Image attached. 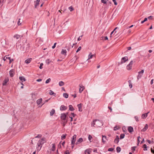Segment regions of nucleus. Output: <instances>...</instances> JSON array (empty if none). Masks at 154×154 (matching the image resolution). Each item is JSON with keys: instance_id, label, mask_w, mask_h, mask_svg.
Listing matches in <instances>:
<instances>
[{"instance_id": "nucleus-42", "label": "nucleus", "mask_w": 154, "mask_h": 154, "mask_svg": "<svg viewBox=\"0 0 154 154\" xmlns=\"http://www.w3.org/2000/svg\"><path fill=\"white\" fill-rule=\"evenodd\" d=\"M134 118L137 122H138L139 121V117L138 116H135L134 117Z\"/></svg>"}, {"instance_id": "nucleus-58", "label": "nucleus", "mask_w": 154, "mask_h": 154, "mask_svg": "<svg viewBox=\"0 0 154 154\" xmlns=\"http://www.w3.org/2000/svg\"><path fill=\"white\" fill-rule=\"evenodd\" d=\"M113 2H114V4L115 5H117V3L116 2V0H112Z\"/></svg>"}, {"instance_id": "nucleus-20", "label": "nucleus", "mask_w": 154, "mask_h": 154, "mask_svg": "<svg viewBox=\"0 0 154 154\" xmlns=\"http://www.w3.org/2000/svg\"><path fill=\"white\" fill-rule=\"evenodd\" d=\"M149 113V112H148L147 113L143 114L142 115V118L143 119H145L147 116L148 114Z\"/></svg>"}, {"instance_id": "nucleus-10", "label": "nucleus", "mask_w": 154, "mask_h": 154, "mask_svg": "<svg viewBox=\"0 0 154 154\" xmlns=\"http://www.w3.org/2000/svg\"><path fill=\"white\" fill-rule=\"evenodd\" d=\"M9 74L11 77H13L14 74V70L13 69L11 70L9 72Z\"/></svg>"}, {"instance_id": "nucleus-38", "label": "nucleus", "mask_w": 154, "mask_h": 154, "mask_svg": "<svg viewBox=\"0 0 154 154\" xmlns=\"http://www.w3.org/2000/svg\"><path fill=\"white\" fill-rule=\"evenodd\" d=\"M51 62V61L49 59H48L46 60V63L48 65Z\"/></svg>"}, {"instance_id": "nucleus-27", "label": "nucleus", "mask_w": 154, "mask_h": 154, "mask_svg": "<svg viewBox=\"0 0 154 154\" xmlns=\"http://www.w3.org/2000/svg\"><path fill=\"white\" fill-rule=\"evenodd\" d=\"M69 110L72 111H73L75 109L72 105H69Z\"/></svg>"}, {"instance_id": "nucleus-15", "label": "nucleus", "mask_w": 154, "mask_h": 154, "mask_svg": "<svg viewBox=\"0 0 154 154\" xmlns=\"http://www.w3.org/2000/svg\"><path fill=\"white\" fill-rule=\"evenodd\" d=\"M39 1L40 0H36V1L35 2V8H37V6L38 5Z\"/></svg>"}, {"instance_id": "nucleus-47", "label": "nucleus", "mask_w": 154, "mask_h": 154, "mask_svg": "<svg viewBox=\"0 0 154 154\" xmlns=\"http://www.w3.org/2000/svg\"><path fill=\"white\" fill-rule=\"evenodd\" d=\"M81 46L79 47L78 48L77 50L76 51V52H78L79 51H80L81 50Z\"/></svg>"}, {"instance_id": "nucleus-11", "label": "nucleus", "mask_w": 154, "mask_h": 154, "mask_svg": "<svg viewBox=\"0 0 154 154\" xmlns=\"http://www.w3.org/2000/svg\"><path fill=\"white\" fill-rule=\"evenodd\" d=\"M9 79L8 78H5L4 81L3 83V85H5L7 84V83L9 81Z\"/></svg>"}, {"instance_id": "nucleus-32", "label": "nucleus", "mask_w": 154, "mask_h": 154, "mask_svg": "<svg viewBox=\"0 0 154 154\" xmlns=\"http://www.w3.org/2000/svg\"><path fill=\"white\" fill-rule=\"evenodd\" d=\"M66 134H63L61 137V139L62 140H63L65 139L66 138Z\"/></svg>"}, {"instance_id": "nucleus-45", "label": "nucleus", "mask_w": 154, "mask_h": 154, "mask_svg": "<svg viewBox=\"0 0 154 154\" xmlns=\"http://www.w3.org/2000/svg\"><path fill=\"white\" fill-rule=\"evenodd\" d=\"M79 87L81 88H82V89H83V90H84L85 89V87L82 85H79Z\"/></svg>"}, {"instance_id": "nucleus-26", "label": "nucleus", "mask_w": 154, "mask_h": 154, "mask_svg": "<svg viewBox=\"0 0 154 154\" xmlns=\"http://www.w3.org/2000/svg\"><path fill=\"white\" fill-rule=\"evenodd\" d=\"M91 151L90 149H87L85 151V154H90Z\"/></svg>"}, {"instance_id": "nucleus-21", "label": "nucleus", "mask_w": 154, "mask_h": 154, "mask_svg": "<svg viewBox=\"0 0 154 154\" xmlns=\"http://www.w3.org/2000/svg\"><path fill=\"white\" fill-rule=\"evenodd\" d=\"M20 49L21 51L26 52L27 51V49L25 50V46L23 45H22L20 47Z\"/></svg>"}, {"instance_id": "nucleus-6", "label": "nucleus", "mask_w": 154, "mask_h": 154, "mask_svg": "<svg viewBox=\"0 0 154 154\" xmlns=\"http://www.w3.org/2000/svg\"><path fill=\"white\" fill-rule=\"evenodd\" d=\"M93 57H95V54H92L91 52L88 55V60L91 59Z\"/></svg>"}, {"instance_id": "nucleus-24", "label": "nucleus", "mask_w": 154, "mask_h": 154, "mask_svg": "<svg viewBox=\"0 0 154 154\" xmlns=\"http://www.w3.org/2000/svg\"><path fill=\"white\" fill-rule=\"evenodd\" d=\"M148 128V126L147 124H146L142 130V131H145Z\"/></svg>"}, {"instance_id": "nucleus-19", "label": "nucleus", "mask_w": 154, "mask_h": 154, "mask_svg": "<svg viewBox=\"0 0 154 154\" xmlns=\"http://www.w3.org/2000/svg\"><path fill=\"white\" fill-rule=\"evenodd\" d=\"M19 79L22 82H25L26 81L25 78L23 76L19 77Z\"/></svg>"}, {"instance_id": "nucleus-13", "label": "nucleus", "mask_w": 154, "mask_h": 154, "mask_svg": "<svg viewBox=\"0 0 154 154\" xmlns=\"http://www.w3.org/2000/svg\"><path fill=\"white\" fill-rule=\"evenodd\" d=\"M42 98H41L38 99L36 101V103L38 105H40L42 103Z\"/></svg>"}, {"instance_id": "nucleus-41", "label": "nucleus", "mask_w": 154, "mask_h": 154, "mask_svg": "<svg viewBox=\"0 0 154 154\" xmlns=\"http://www.w3.org/2000/svg\"><path fill=\"white\" fill-rule=\"evenodd\" d=\"M51 81V79L50 78L48 79L45 82V83L46 84H48Z\"/></svg>"}, {"instance_id": "nucleus-51", "label": "nucleus", "mask_w": 154, "mask_h": 154, "mask_svg": "<svg viewBox=\"0 0 154 154\" xmlns=\"http://www.w3.org/2000/svg\"><path fill=\"white\" fill-rule=\"evenodd\" d=\"M142 75L140 74H139L137 76V78L138 79H140Z\"/></svg>"}, {"instance_id": "nucleus-34", "label": "nucleus", "mask_w": 154, "mask_h": 154, "mask_svg": "<svg viewBox=\"0 0 154 154\" xmlns=\"http://www.w3.org/2000/svg\"><path fill=\"white\" fill-rule=\"evenodd\" d=\"M143 148L144 149H143V150H144V151H146V150H147V146L146 144H144L143 146Z\"/></svg>"}, {"instance_id": "nucleus-5", "label": "nucleus", "mask_w": 154, "mask_h": 154, "mask_svg": "<svg viewBox=\"0 0 154 154\" xmlns=\"http://www.w3.org/2000/svg\"><path fill=\"white\" fill-rule=\"evenodd\" d=\"M76 137V135L74 134L71 140V144H75Z\"/></svg>"}, {"instance_id": "nucleus-61", "label": "nucleus", "mask_w": 154, "mask_h": 154, "mask_svg": "<svg viewBox=\"0 0 154 154\" xmlns=\"http://www.w3.org/2000/svg\"><path fill=\"white\" fill-rule=\"evenodd\" d=\"M82 35L80 36L78 38V41H79L81 39L82 37Z\"/></svg>"}, {"instance_id": "nucleus-33", "label": "nucleus", "mask_w": 154, "mask_h": 154, "mask_svg": "<svg viewBox=\"0 0 154 154\" xmlns=\"http://www.w3.org/2000/svg\"><path fill=\"white\" fill-rule=\"evenodd\" d=\"M63 95V96L66 98H67L68 97V94L67 93H64Z\"/></svg>"}, {"instance_id": "nucleus-14", "label": "nucleus", "mask_w": 154, "mask_h": 154, "mask_svg": "<svg viewBox=\"0 0 154 154\" xmlns=\"http://www.w3.org/2000/svg\"><path fill=\"white\" fill-rule=\"evenodd\" d=\"M82 104L80 103L77 105V106L79 109V111L80 112H82Z\"/></svg>"}, {"instance_id": "nucleus-49", "label": "nucleus", "mask_w": 154, "mask_h": 154, "mask_svg": "<svg viewBox=\"0 0 154 154\" xmlns=\"http://www.w3.org/2000/svg\"><path fill=\"white\" fill-rule=\"evenodd\" d=\"M43 64L42 63H41L40 65V66L39 67V68L41 69H42L43 68L42 66L43 65Z\"/></svg>"}, {"instance_id": "nucleus-64", "label": "nucleus", "mask_w": 154, "mask_h": 154, "mask_svg": "<svg viewBox=\"0 0 154 154\" xmlns=\"http://www.w3.org/2000/svg\"><path fill=\"white\" fill-rule=\"evenodd\" d=\"M65 48L67 49V50L69 51L70 49V48L69 47H66Z\"/></svg>"}, {"instance_id": "nucleus-35", "label": "nucleus", "mask_w": 154, "mask_h": 154, "mask_svg": "<svg viewBox=\"0 0 154 154\" xmlns=\"http://www.w3.org/2000/svg\"><path fill=\"white\" fill-rule=\"evenodd\" d=\"M129 86L130 88H131L132 87V85L131 83V80L128 81Z\"/></svg>"}, {"instance_id": "nucleus-16", "label": "nucleus", "mask_w": 154, "mask_h": 154, "mask_svg": "<svg viewBox=\"0 0 154 154\" xmlns=\"http://www.w3.org/2000/svg\"><path fill=\"white\" fill-rule=\"evenodd\" d=\"M67 51L65 49H63L61 51V54H62L64 55L65 56L66 55Z\"/></svg>"}, {"instance_id": "nucleus-1", "label": "nucleus", "mask_w": 154, "mask_h": 154, "mask_svg": "<svg viewBox=\"0 0 154 154\" xmlns=\"http://www.w3.org/2000/svg\"><path fill=\"white\" fill-rule=\"evenodd\" d=\"M103 124V123L101 121L98 119H95L91 122V126L97 128L102 126Z\"/></svg>"}, {"instance_id": "nucleus-31", "label": "nucleus", "mask_w": 154, "mask_h": 154, "mask_svg": "<svg viewBox=\"0 0 154 154\" xmlns=\"http://www.w3.org/2000/svg\"><path fill=\"white\" fill-rule=\"evenodd\" d=\"M121 150V148L120 147L118 146L116 148V151L118 153Z\"/></svg>"}, {"instance_id": "nucleus-4", "label": "nucleus", "mask_w": 154, "mask_h": 154, "mask_svg": "<svg viewBox=\"0 0 154 154\" xmlns=\"http://www.w3.org/2000/svg\"><path fill=\"white\" fill-rule=\"evenodd\" d=\"M68 113H66V114L62 113L61 114L60 118L61 120H66V114H67Z\"/></svg>"}, {"instance_id": "nucleus-2", "label": "nucleus", "mask_w": 154, "mask_h": 154, "mask_svg": "<svg viewBox=\"0 0 154 154\" xmlns=\"http://www.w3.org/2000/svg\"><path fill=\"white\" fill-rule=\"evenodd\" d=\"M46 142V139L44 137L42 138L40 140L38 141V144L41 145L42 146L43 144Z\"/></svg>"}, {"instance_id": "nucleus-46", "label": "nucleus", "mask_w": 154, "mask_h": 154, "mask_svg": "<svg viewBox=\"0 0 154 154\" xmlns=\"http://www.w3.org/2000/svg\"><path fill=\"white\" fill-rule=\"evenodd\" d=\"M101 2L102 3H103L104 4H106V0H101Z\"/></svg>"}, {"instance_id": "nucleus-17", "label": "nucleus", "mask_w": 154, "mask_h": 154, "mask_svg": "<svg viewBox=\"0 0 154 154\" xmlns=\"http://www.w3.org/2000/svg\"><path fill=\"white\" fill-rule=\"evenodd\" d=\"M128 131L129 133H131L133 131V128L131 126H129L128 128Z\"/></svg>"}, {"instance_id": "nucleus-52", "label": "nucleus", "mask_w": 154, "mask_h": 154, "mask_svg": "<svg viewBox=\"0 0 154 154\" xmlns=\"http://www.w3.org/2000/svg\"><path fill=\"white\" fill-rule=\"evenodd\" d=\"M119 129L118 128H117V126H116L114 128V130L116 131Z\"/></svg>"}, {"instance_id": "nucleus-63", "label": "nucleus", "mask_w": 154, "mask_h": 154, "mask_svg": "<svg viewBox=\"0 0 154 154\" xmlns=\"http://www.w3.org/2000/svg\"><path fill=\"white\" fill-rule=\"evenodd\" d=\"M146 141L148 142L149 144H150L151 143V141L149 140H147Z\"/></svg>"}, {"instance_id": "nucleus-22", "label": "nucleus", "mask_w": 154, "mask_h": 154, "mask_svg": "<svg viewBox=\"0 0 154 154\" xmlns=\"http://www.w3.org/2000/svg\"><path fill=\"white\" fill-rule=\"evenodd\" d=\"M119 141V137L118 136H116V138L114 140V142L116 143H118Z\"/></svg>"}, {"instance_id": "nucleus-55", "label": "nucleus", "mask_w": 154, "mask_h": 154, "mask_svg": "<svg viewBox=\"0 0 154 154\" xmlns=\"http://www.w3.org/2000/svg\"><path fill=\"white\" fill-rule=\"evenodd\" d=\"M65 154H69L70 152L69 150H66L64 153Z\"/></svg>"}, {"instance_id": "nucleus-39", "label": "nucleus", "mask_w": 154, "mask_h": 154, "mask_svg": "<svg viewBox=\"0 0 154 154\" xmlns=\"http://www.w3.org/2000/svg\"><path fill=\"white\" fill-rule=\"evenodd\" d=\"M88 138L89 140L90 141V142H91V139L92 138V136L90 135H88Z\"/></svg>"}, {"instance_id": "nucleus-9", "label": "nucleus", "mask_w": 154, "mask_h": 154, "mask_svg": "<svg viewBox=\"0 0 154 154\" xmlns=\"http://www.w3.org/2000/svg\"><path fill=\"white\" fill-rule=\"evenodd\" d=\"M102 142L103 143H105L106 140H107V139L106 138V137L105 136L102 135Z\"/></svg>"}, {"instance_id": "nucleus-62", "label": "nucleus", "mask_w": 154, "mask_h": 154, "mask_svg": "<svg viewBox=\"0 0 154 154\" xmlns=\"http://www.w3.org/2000/svg\"><path fill=\"white\" fill-rule=\"evenodd\" d=\"M133 64V61L132 60L130 62V63L128 64H129L130 65H131L132 66Z\"/></svg>"}, {"instance_id": "nucleus-50", "label": "nucleus", "mask_w": 154, "mask_h": 154, "mask_svg": "<svg viewBox=\"0 0 154 154\" xmlns=\"http://www.w3.org/2000/svg\"><path fill=\"white\" fill-rule=\"evenodd\" d=\"M114 150V149L112 148H109L108 149V151H112Z\"/></svg>"}, {"instance_id": "nucleus-28", "label": "nucleus", "mask_w": 154, "mask_h": 154, "mask_svg": "<svg viewBox=\"0 0 154 154\" xmlns=\"http://www.w3.org/2000/svg\"><path fill=\"white\" fill-rule=\"evenodd\" d=\"M64 84V82L62 81L60 82L59 83V85L60 86H63Z\"/></svg>"}, {"instance_id": "nucleus-18", "label": "nucleus", "mask_w": 154, "mask_h": 154, "mask_svg": "<svg viewBox=\"0 0 154 154\" xmlns=\"http://www.w3.org/2000/svg\"><path fill=\"white\" fill-rule=\"evenodd\" d=\"M67 122V120H62L61 124L63 126H64Z\"/></svg>"}, {"instance_id": "nucleus-54", "label": "nucleus", "mask_w": 154, "mask_h": 154, "mask_svg": "<svg viewBox=\"0 0 154 154\" xmlns=\"http://www.w3.org/2000/svg\"><path fill=\"white\" fill-rule=\"evenodd\" d=\"M136 148V147L133 146L131 148V149L132 151H135Z\"/></svg>"}, {"instance_id": "nucleus-30", "label": "nucleus", "mask_w": 154, "mask_h": 154, "mask_svg": "<svg viewBox=\"0 0 154 154\" xmlns=\"http://www.w3.org/2000/svg\"><path fill=\"white\" fill-rule=\"evenodd\" d=\"M55 150V146L54 144H52V146L51 150L52 151H54Z\"/></svg>"}, {"instance_id": "nucleus-60", "label": "nucleus", "mask_w": 154, "mask_h": 154, "mask_svg": "<svg viewBox=\"0 0 154 154\" xmlns=\"http://www.w3.org/2000/svg\"><path fill=\"white\" fill-rule=\"evenodd\" d=\"M56 44H57V43H54V45L52 47V48L53 49H54V48H55V47L56 45Z\"/></svg>"}, {"instance_id": "nucleus-37", "label": "nucleus", "mask_w": 154, "mask_h": 154, "mask_svg": "<svg viewBox=\"0 0 154 154\" xmlns=\"http://www.w3.org/2000/svg\"><path fill=\"white\" fill-rule=\"evenodd\" d=\"M125 136V134H121L120 135V139H122L124 138Z\"/></svg>"}, {"instance_id": "nucleus-43", "label": "nucleus", "mask_w": 154, "mask_h": 154, "mask_svg": "<svg viewBox=\"0 0 154 154\" xmlns=\"http://www.w3.org/2000/svg\"><path fill=\"white\" fill-rule=\"evenodd\" d=\"M21 20V19L20 18L19 19V20L17 22V24L18 25H21V22L20 21V20Z\"/></svg>"}, {"instance_id": "nucleus-3", "label": "nucleus", "mask_w": 154, "mask_h": 154, "mask_svg": "<svg viewBox=\"0 0 154 154\" xmlns=\"http://www.w3.org/2000/svg\"><path fill=\"white\" fill-rule=\"evenodd\" d=\"M128 57H122V58L121 61L120 62V64H122L123 63H125L126 61H128Z\"/></svg>"}, {"instance_id": "nucleus-25", "label": "nucleus", "mask_w": 154, "mask_h": 154, "mask_svg": "<svg viewBox=\"0 0 154 154\" xmlns=\"http://www.w3.org/2000/svg\"><path fill=\"white\" fill-rule=\"evenodd\" d=\"M32 60V59L31 58L28 59L25 61V62L27 64H29L30 62Z\"/></svg>"}, {"instance_id": "nucleus-7", "label": "nucleus", "mask_w": 154, "mask_h": 154, "mask_svg": "<svg viewBox=\"0 0 154 154\" xmlns=\"http://www.w3.org/2000/svg\"><path fill=\"white\" fill-rule=\"evenodd\" d=\"M67 109V107L63 105H61L60 107V109L61 111L65 110Z\"/></svg>"}, {"instance_id": "nucleus-12", "label": "nucleus", "mask_w": 154, "mask_h": 154, "mask_svg": "<svg viewBox=\"0 0 154 154\" xmlns=\"http://www.w3.org/2000/svg\"><path fill=\"white\" fill-rule=\"evenodd\" d=\"M83 141V139L82 138H80L75 143L76 145H77L80 143L82 142Z\"/></svg>"}, {"instance_id": "nucleus-57", "label": "nucleus", "mask_w": 154, "mask_h": 154, "mask_svg": "<svg viewBox=\"0 0 154 154\" xmlns=\"http://www.w3.org/2000/svg\"><path fill=\"white\" fill-rule=\"evenodd\" d=\"M144 72V70H142L140 72H138V74H143Z\"/></svg>"}, {"instance_id": "nucleus-56", "label": "nucleus", "mask_w": 154, "mask_h": 154, "mask_svg": "<svg viewBox=\"0 0 154 154\" xmlns=\"http://www.w3.org/2000/svg\"><path fill=\"white\" fill-rule=\"evenodd\" d=\"M139 138H140V136H139L138 137V138H137V145H138V144L140 142V141L139 140Z\"/></svg>"}, {"instance_id": "nucleus-36", "label": "nucleus", "mask_w": 154, "mask_h": 154, "mask_svg": "<svg viewBox=\"0 0 154 154\" xmlns=\"http://www.w3.org/2000/svg\"><path fill=\"white\" fill-rule=\"evenodd\" d=\"M127 69L128 70H130L131 69L132 66L131 65H130L129 64H128L127 66Z\"/></svg>"}, {"instance_id": "nucleus-53", "label": "nucleus", "mask_w": 154, "mask_h": 154, "mask_svg": "<svg viewBox=\"0 0 154 154\" xmlns=\"http://www.w3.org/2000/svg\"><path fill=\"white\" fill-rule=\"evenodd\" d=\"M83 91V89H81V88H79V92L80 93H81Z\"/></svg>"}, {"instance_id": "nucleus-44", "label": "nucleus", "mask_w": 154, "mask_h": 154, "mask_svg": "<svg viewBox=\"0 0 154 154\" xmlns=\"http://www.w3.org/2000/svg\"><path fill=\"white\" fill-rule=\"evenodd\" d=\"M69 9L71 11H72L74 10V8L72 6H70L69 8Z\"/></svg>"}, {"instance_id": "nucleus-29", "label": "nucleus", "mask_w": 154, "mask_h": 154, "mask_svg": "<svg viewBox=\"0 0 154 154\" xmlns=\"http://www.w3.org/2000/svg\"><path fill=\"white\" fill-rule=\"evenodd\" d=\"M20 37V36L19 35L16 34L14 36V37L16 38L17 39H18Z\"/></svg>"}, {"instance_id": "nucleus-8", "label": "nucleus", "mask_w": 154, "mask_h": 154, "mask_svg": "<svg viewBox=\"0 0 154 154\" xmlns=\"http://www.w3.org/2000/svg\"><path fill=\"white\" fill-rule=\"evenodd\" d=\"M42 145H40V144H38V143H37V146L36 147V149L37 151H38V152L40 150L41 148L42 147Z\"/></svg>"}, {"instance_id": "nucleus-59", "label": "nucleus", "mask_w": 154, "mask_h": 154, "mask_svg": "<svg viewBox=\"0 0 154 154\" xmlns=\"http://www.w3.org/2000/svg\"><path fill=\"white\" fill-rule=\"evenodd\" d=\"M9 60V63H11L12 61H14V59H11L10 58V59Z\"/></svg>"}, {"instance_id": "nucleus-48", "label": "nucleus", "mask_w": 154, "mask_h": 154, "mask_svg": "<svg viewBox=\"0 0 154 154\" xmlns=\"http://www.w3.org/2000/svg\"><path fill=\"white\" fill-rule=\"evenodd\" d=\"M42 137V135L40 134H38V135L35 137L36 138H40Z\"/></svg>"}, {"instance_id": "nucleus-23", "label": "nucleus", "mask_w": 154, "mask_h": 154, "mask_svg": "<svg viewBox=\"0 0 154 154\" xmlns=\"http://www.w3.org/2000/svg\"><path fill=\"white\" fill-rule=\"evenodd\" d=\"M55 113V110L54 109H52L50 112V115L51 116H53Z\"/></svg>"}, {"instance_id": "nucleus-40", "label": "nucleus", "mask_w": 154, "mask_h": 154, "mask_svg": "<svg viewBox=\"0 0 154 154\" xmlns=\"http://www.w3.org/2000/svg\"><path fill=\"white\" fill-rule=\"evenodd\" d=\"M49 94L50 95H53L54 94V92L51 90H50L49 92Z\"/></svg>"}]
</instances>
